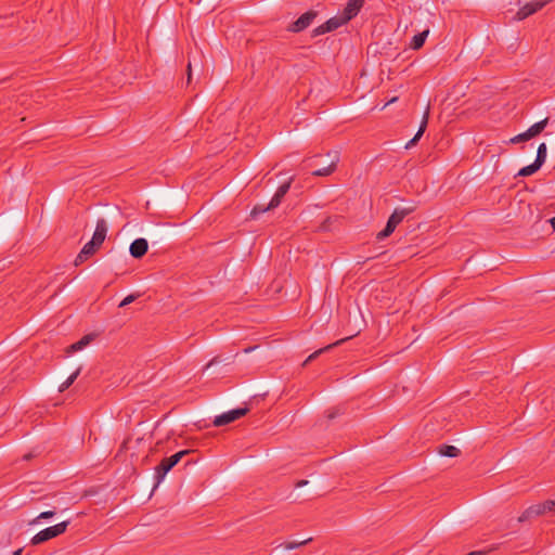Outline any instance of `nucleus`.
I'll list each match as a JSON object with an SVG mask.
<instances>
[{"mask_svg": "<svg viewBox=\"0 0 555 555\" xmlns=\"http://www.w3.org/2000/svg\"><path fill=\"white\" fill-rule=\"evenodd\" d=\"M416 209L415 205H410L408 207H399L393 210V212L388 218V221L386 223V227L384 230H382L379 233H377L376 238L378 241H382L386 237H388L390 234L393 233L397 225L402 222V220L414 212Z\"/></svg>", "mask_w": 555, "mask_h": 555, "instance_id": "obj_1", "label": "nucleus"}, {"mask_svg": "<svg viewBox=\"0 0 555 555\" xmlns=\"http://www.w3.org/2000/svg\"><path fill=\"white\" fill-rule=\"evenodd\" d=\"M193 452L192 450H182L169 457H165L160 461V463L155 467V487H158L159 483L164 480L165 476L168 472H170L185 455Z\"/></svg>", "mask_w": 555, "mask_h": 555, "instance_id": "obj_2", "label": "nucleus"}, {"mask_svg": "<svg viewBox=\"0 0 555 555\" xmlns=\"http://www.w3.org/2000/svg\"><path fill=\"white\" fill-rule=\"evenodd\" d=\"M292 181H293V178H289L288 181L282 183L278 188L275 194L273 195V197L271 198L269 204H267V205L266 204H257V205H255L254 208L250 211V216L253 218H256L260 214H263V212H266L268 210L276 208L281 204L282 198L288 192V190L291 188V184H292Z\"/></svg>", "mask_w": 555, "mask_h": 555, "instance_id": "obj_3", "label": "nucleus"}, {"mask_svg": "<svg viewBox=\"0 0 555 555\" xmlns=\"http://www.w3.org/2000/svg\"><path fill=\"white\" fill-rule=\"evenodd\" d=\"M69 524H70L69 520H65V521H62L60 524H56L54 526L48 527V528L39 531L31 538L30 544L39 545V544L44 543L53 538L61 535L62 533H64L66 531Z\"/></svg>", "mask_w": 555, "mask_h": 555, "instance_id": "obj_4", "label": "nucleus"}, {"mask_svg": "<svg viewBox=\"0 0 555 555\" xmlns=\"http://www.w3.org/2000/svg\"><path fill=\"white\" fill-rule=\"evenodd\" d=\"M248 411H249V409L246 406L228 411L225 413H222V414L216 416L212 424L216 427H221V426L228 425V424L241 418L242 416H245L248 413Z\"/></svg>", "mask_w": 555, "mask_h": 555, "instance_id": "obj_5", "label": "nucleus"}, {"mask_svg": "<svg viewBox=\"0 0 555 555\" xmlns=\"http://www.w3.org/2000/svg\"><path fill=\"white\" fill-rule=\"evenodd\" d=\"M327 162L322 165L321 168H318L312 171V175L315 177H326L330 176L336 169L337 163L339 162V153L337 151H332L326 154Z\"/></svg>", "mask_w": 555, "mask_h": 555, "instance_id": "obj_6", "label": "nucleus"}, {"mask_svg": "<svg viewBox=\"0 0 555 555\" xmlns=\"http://www.w3.org/2000/svg\"><path fill=\"white\" fill-rule=\"evenodd\" d=\"M551 1L552 0H533L531 2H528L518 10L514 18L517 21H522L528 16L532 15L533 13L538 12L539 10H541Z\"/></svg>", "mask_w": 555, "mask_h": 555, "instance_id": "obj_7", "label": "nucleus"}, {"mask_svg": "<svg viewBox=\"0 0 555 555\" xmlns=\"http://www.w3.org/2000/svg\"><path fill=\"white\" fill-rule=\"evenodd\" d=\"M552 127L553 125L548 124V118H545L541 121L535 122L530 128H528L525 132L518 133L514 135L512 139H533L541 134V132L547 128Z\"/></svg>", "mask_w": 555, "mask_h": 555, "instance_id": "obj_8", "label": "nucleus"}, {"mask_svg": "<svg viewBox=\"0 0 555 555\" xmlns=\"http://www.w3.org/2000/svg\"><path fill=\"white\" fill-rule=\"evenodd\" d=\"M350 20H346V15L344 13H341L340 15H337V16H334L332 18H330L327 22H325L323 25H321L320 27H318L315 29V33L318 35H321V34H325V33H328V31H332V30H335L337 29L338 27L343 26L344 24H346L347 22H349Z\"/></svg>", "mask_w": 555, "mask_h": 555, "instance_id": "obj_9", "label": "nucleus"}, {"mask_svg": "<svg viewBox=\"0 0 555 555\" xmlns=\"http://www.w3.org/2000/svg\"><path fill=\"white\" fill-rule=\"evenodd\" d=\"M107 229L108 227L106 220L103 218L98 219L95 230L90 242L101 247V245L105 241Z\"/></svg>", "mask_w": 555, "mask_h": 555, "instance_id": "obj_10", "label": "nucleus"}, {"mask_svg": "<svg viewBox=\"0 0 555 555\" xmlns=\"http://www.w3.org/2000/svg\"><path fill=\"white\" fill-rule=\"evenodd\" d=\"M149 249V243L145 238H135L129 247L130 255L135 259H141Z\"/></svg>", "mask_w": 555, "mask_h": 555, "instance_id": "obj_11", "label": "nucleus"}, {"mask_svg": "<svg viewBox=\"0 0 555 555\" xmlns=\"http://www.w3.org/2000/svg\"><path fill=\"white\" fill-rule=\"evenodd\" d=\"M314 17H315L314 12H312V11L306 12L297 21H295L292 24L291 30L294 33H299V31L306 29L308 26H310V24L312 23Z\"/></svg>", "mask_w": 555, "mask_h": 555, "instance_id": "obj_12", "label": "nucleus"}, {"mask_svg": "<svg viewBox=\"0 0 555 555\" xmlns=\"http://www.w3.org/2000/svg\"><path fill=\"white\" fill-rule=\"evenodd\" d=\"M363 2L364 0H349L343 12L346 15V20L353 18L359 13Z\"/></svg>", "mask_w": 555, "mask_h": 555, "instance_id": "obj_13", "label": "nucleus"}, {"mask_svg": "<svg viewBox=\"0 0 555 555\" xmlns=\"http://www.w3.org/2000/svg\"><path fill=\"white\" fill-rule=\"evenodd\" d=\"M92 339H93V335H91V334L85 335L78 341L68 346L66 349V352L74 353L76 351H79V350L83 349L86 346H88Z\"/></svg>", "mask_w": 555, "mask_h": 555, "instance_id": "obj_14", "label": "nucleus"}, {"mask_svg": "<svg viewBox=\"0 0 555 555\" xmlns=\"http://www.w3.org/2000/svg\"><path fill=\"white\" fill-rule=\"evenodd\" d=\"M543 515L541 513V509H540V506L539 504H534V505H531L529 506L519 517H518V522H525L533 517H538V516H541Z\"/></svg>", "mask_w": 555, "mask_h": 555, "instance_id": "obj_15", "label": "nucleus"}, {"mask_svg": "<svg viewBox=\"0 0 555 555\" xmlns=\"http://www.w3.org/2000/svg\"><path fill=\"white\" fill-rule=\"evenodd\" d=\"M428 34H429V29H425L422 33H418L415 36H413L411 43H410V48H412L413 50L421 49L423 47Z\"/></svg>", "mask_w": 555, "mask_h": 555, "instance_id": "obj_16", "label": "nucleus"}, {"mask_svg": "<svg viewBox=\"0 0 555 555\" xmlns=\"http://www.w3.org/2000/svg\"><path fill=\"white\" fill-rule=\"evenodd\" d=\"M311 541H312V538H308V539L302 540V541L284 542V543L279 544L276 546V548L283 547L286 551H291V550H295V548H298L300 546H304V545L310 543Z\"/></svg>", "mask_w": 555, "mask_h": 555, "instance_id": "obj_17", "label": "nucleus"}, {"mask_svg": "<svg viewBox=\"0 0 555 555\" xmlns=\"http://www.w3.org/2000/svg\"><path fill=\"white\" fill-rule=\"evenodd\" d=\"M343 341H344V339H340V340H338V341H336V343H334V344H330V345H327L326 347L321 348V349H319V350L314 351L313 353H311V354H310V356L305 360V362L302 363V365H304V366H306L309 362H311V361H313L314 359H317L320 354H322L323 352H325V351H327V350L332 349V348H333V347H335V346H338V345H339V344H341Z\"/></svg>", "mask_w": 555, "mask_h": 555, "instance_id": "obj_18", "label": "nucleus"}, {"mask_svg": "<svg viewBox=\"0 0 555 555\" xmlns=\"http://www.w3.org/2000/svg\"><path fill=\"white\" fill-rule=\"evenodd\" d=\"M439 453L442 456L456 457L460 455L461 451L454 446L443 444L439 448Z\"/></svg>", "mask_w": 555, "mask_h": 555, "instance_id": "obj_19", "label": "nucleus"}, {"mask_svg": "<svg viewBox=\"0 0 555 555\" xmlns=\"http://www.w3.org/2000/svg\"><path fill=\"white\" fill-rule=\"evenodd\" d=\"M428 116H429V107L426 108V111L423 115L422 121L420 124V127H418L417 131L415 132V134L412 137V139H421L422 138V135L424 134V132L426 130L427 124H428Z\"/></svg>", "mask_w": 555, "mask_h": 555, "instance_id": "obj_20", "label": "nucleus"}, {"mask_svg": "<svg viewBox=\"0 0 555 555\" xmlns=\"http://www.w3.org/2000/svg\"><path fill=\"white\" fill-rule=\"evenodd\" d=\"M542 166L540 164H538L535 160L528 165V166H525L522 167L517 176H520V177H528V176H531L533 175L534 172H537Z\"/></svg>", "mask_w": 555, "mask_h": 555, "instance_id": "obj_21", "label": "nucleus"}, {"mask_svg": "<svg viewBox=\"0 0 555 555\" xmlns=\"http://www.w3.org/2000/svg\"><path fill=\"white\" fill-rule=\"evenodd\" d=\"M99 248L100 247L98 245L89 241L80 250V258H89L94 255Z\"/></svg>", "mask_w": 555, "mask_h": 555, "instance_id": "obj_22", "label": "nucleus"}, {"mask_svg": "<svg viewBox=\"0 0 555 555\" xmlns=\"http://www.w3.org/2000/svg\"><path fill=\"white\" fill-rule=\"evenodd\" d=\"M79 374L80 367H78L63 384H61V386L59 387V391L63 392L67 388H69L74 384Z\"/></svg>", "mask_w": 555, "mask_h": 555, "instance_id": "obj_23", "label": "nucleus"}, {"mask_svg": "<svg viewBox=\"0 0 555 555\" xmlns=\"http://www.w3.org/2000/svg\"><path fill=\"white\" fill-rule=\"evenodd\" d=\"M545 158H546V145L545 143H541L538 147H537V157H535V162L538 164H540L541 166L544 164L545 162Z\"/></svg>", "mask_w": 555, "mask_h": 555, "instance_id": "obj_24", "label": "nucleus"}, {"mask_svg": "<svg viewBox=\"0 0 555 555\" xmlns=\"http://www.w3.org/2000/svg\"><path fill=\"white\" fill-rule=\"evenodd\" d=\"M539 506L542 514L555 513V500H547L545 502L539 503Z\"/></svg>", "mask_w": 555, "mask_h": 555, "instance_id": "obj_25", "label": "nucleus"}, {"mask_svg": "<svg viewBox=\"0 0 555 555\" xmlns=\"http://www.w3.org/2000/svg\"><path fill=\"white\" fill-rule=\"evenodd\" d=\"M55 515V511H47V512H42L40 513L35 519H33L30 521V525H35V524H38L40 520L42 519H49V518H52L53 516Z\"/></svg>", "mask_w": 555, "mask_h": 555, "instance_id": "obj_26", "label": "nucleus"}, {"mask_svg": "<svg viewBox=\"0 0 555 555\" xmlns=\"http://www.w3.org/2000/svg\"><path fill=\"white\" fill-rule=\"evenodd\" d=\"M137 297H138V295H134V294L128 295L127 297H125L121 300V302L119 304V307H125V306L130 305L131 302H133L137 299Z\"/></svg>", "mask_w": 555, "mask_h": 555, "instance_id": "obj_27", "label": "nucleus"}, {"mask_svg": "<svg viewBox=\"0 0 555 555\" xmlns=\"http://www.w3.org/2000/svg\"><path fill=\"white\" fill-rule=\"evenodd\" d=\"M219 362H221V359H220V357H218V356H217V357L212 358V359H211V360H210V361L205 365L204 370H207V369H209L211 365L217 364V363H219Z\"/></svg>", "mask_w": 555, "mask_h": 555, "instance_id": "obj_28", "label": "nucleus"}, {"mask_svg": "<svg viewBox=\"0 0 555 555\" xmlns=\"http://www.w3.org/2000/svg\"><path fill=\"white\" fill-rule=\"evenodd\" d=\"M418 141H408L406 144L404 145V150H410L412 149L413 146L416 145Z\"/></svg>", "mask_w": 555, "mask_h": 555, "instance_id": "obj_29", "label": "nucleus"}, {"mask_svg": "<svg viewBox=\"0 0 555 555\" xmlns=\"http://www.w3.org/2000/svg\"><path fill=\"white\" fill-rule=\"evenodd\" d=\"M88 258H80V253L78 254V256L76 257L75 259V266H79L85 260H87Z\"/></svg>", "mask_w": 555, "mask_h": 555, "instance_id": "obj_30", "label": "nucleus"}, {"mask_svg": "<svg viewBox=\"0 0 555 555\" xmlns=\"http://www.w3.org/2000/svg\"><path fill=\"white\" fill-rule=\"evenodd\" d=\"M306 485H308V480H299V481L295 485V487H296V488H300V487H304V486H306Z\"/></svg>", "mask_w": 555, "mask_h": 555, "instance_id": "obj_31", "label": "nucleus"}, {"mask_svg": "<svg viewBox=\"0 0 555 555\" xmlns=\"http://www.w3.org/2000/svg\"><path fill=\"white\" fill-rule=\"evenodd\" d=\"M256 348H257L256 346H254V347H247V348H245L243 351H244V353H249V352H251L253 350H255Z\"/></svg>", "mask_w": 555, "mask_h": 555, "instance_id": "obj_32", "label": "nucleus"}, {"mask_svg": "<svg viewBox=\"0 0 555 555\" xmlns=\"http://www.w3.org/2000/svg\"><path fill=\"white\" fill-rule=\"evenodd\" d=\"M191 66H192V63L189 62V65H188V68H189V74H188V81L191 80Z\"/></svg>", "mask_w": 555, "mask_h": 555, "instance_id": "obj_33", "label": "nucleus"}, {"mask_svg": "<svg viewBox=\"0 0 555 555\" xmlns=\"http://www.w3.org/2000/svg\"><path fill=\"white\" fill-rule=\"evenodd\" d=\"M548 221H550L553 230H555V217L551 218Z\"/></svg>", "mask_w": 555, "mask_h": 555, "instance_id": "obj_34", "label": "nucleus"}, {"mask_svg": "<svg viewBox=\"0 0 555 555\" xmlns=\"http://www.w3.org/2000/svg\"><path fill=\"white\" fill-rule=\"evenodd\" d=\"M22 553H23V548H18L16 551H14L12 555H22Z\"/></svg>", "mask_w": 555, "mask_h": 555, "instance_id": "obj_35", "label": "nucleus"}, {"mask_svg": "<svg viewBox=\"0 0 555 555\" xmlns=\"http://www.w3.org/2000/svg\"><path fill=\"white\" fill-rule=\"evenodd\" d=\"M24 459H25V460H29V459H31V454H30V453H29V454H26V455L24 456Z\"/></svg>", "mask_w": 555, "mask_h": 555, "instance_id": "obj_36", "label": "nucleus"}, {"mask_svg": "<svg viewBox=\"0 0 555 555\" xmlns=\"http://www.w3.org/2000/svg\"><path fill=\"white\" fill-rule=\"evenodd\" d=\"M320 158H321V156H320V155H317V156H315V160H314V162H315V165H318V159H320Z\"/></svg>", "mask_w": 555, "mask_h": 555, "instance_id": "obj_37", "label": "nucleus"}, {"mask_svg": "<svg viewBox=\"0 0 555 555\" xmlns=\"http://www.w3.org/2000/svg\"><path fill=\"white\" fill-rule=\"evenodd\" d=\"M546 134H547V135H551V134H553V131H552V130H548V131L546 132Z\"/></svg>", "mask_w": 555, "mask_h": 555, "instance_id": "obj_38", "label": "nucleus"}, {"mask_svg": "<svg viewBox=\"0 0 555 555\" xmlns=\"http://www.w3.org/2000/svg\"><path fill=\"white\" fill-rule=\"evenodd\" d=\"M509 142H511V143H518L519 141L511 140Z\"/></svg>", "mask_w": 555, "mask_h": 555, "instance_id": "obj_39", "label": "nucleus"}]
</instances>
